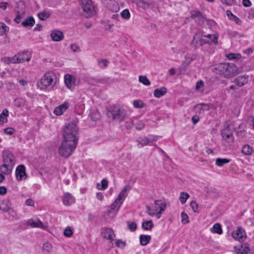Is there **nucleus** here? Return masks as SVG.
<instances>
[{
    "label": "nucleus",
    "instance_id": "f257e3e1",
    "mask_svg": "<svg viewBox=\"0 0 254 254\" xmlns=\"http://www.w3.org/2000/svg\"><path fill=\"white\" fill-rule=\"evenodd\" d=\"M78 128L74 123H69L64 129V140L59 148V153L64 158L69 157L74 152L78 141Z\"/></svg>",
    "mask_w": 254,
    "mask_h": 254
},
{
    "label": "nucleus",
    "instance_id": "f03ea898",
    "mask_svg": "<svg viewBox=\"0 0 254 254\" xmlns=\"http://www.w3.org/2000/svg\"><path fill=\"white\" fill-rule=\"evenodd\" d=\"M216 72L221 77L229 79L239 73L238 66L232 63H220L216 65Z\"/></svg>",
    "mask_w": 254,
    "mask_h": 254
},
{
    "label": "nucleus",
    "instance_id": "7ed1b4c3",
    "mask_svg": "<svg viewBox=\"0 0 254 254\" xmlns=\"http://www.w3.org/2000/svg\"><path fill=\"white\" fill-rule=\"evenodd\" d=\"M56 84V76L53 72H46L37 81L38 88L44 91H50L54 89Z\"/></svg>",
    "mask_w": 254,
    "mask_h": 254
},
{
    "label": "nucleus",
    "instance_id": "20e7f679",
    "mask_svg": "<svg viewBox=\"0 0 254 254\" xmlns=\"http://www.w3.org/2000/svg\"><path fill=\"white\" fill-rule=\"evenodd\" d=\"M78 2L83 10V14L86 17L95 14V7L91 0H79Z\"/></svg>",
    "mask_w": 254,
    "mask_h": 254
},
{
    "label": "nucleus",
    "instance_id": "39448f33",
    "mask_svg": "<svg viewBox=\"0 0 254 254\" xmlns=\"http://www.w3.org/2000/svg\"><path fill=\"white\" fill-rule=\"evenodd\" d=\"M108 116L112 117L114 120H117L121 122L123 120L125 114L123 109L114 106L112 110H109L108 112Z\"/></svg>",
    "mask_w": 254,
    "mask_h": 254
},
{
    "label": "nucleus",
    "instance_id": "423d86ee",
    "mask_svg": "<svg viewBox=\"0 0 254 254\" xmlns=\"http://www.w3.org/2000/svg\"><path fill=\"white\" fill-rule=\"evenodd\" d=\"M154 204L155 206L153 208L154 210L156 213V217L160 218L161 213L166 208V203L161 200H155Z\"/></svg>",
    "mask_w": 254,
    "mask_h": 254
},
{
    "label": "nucleus",
    "instance_id": "0eeeda50",
    "mask_svg": "<svg viewBox=\"0 0 254 254\" xmlns=\"http://www.w3.org/2000/svg\"><path fill=\"white\" fill-rule=\"evenodd\" d=\"M203 33L201 31L196 32L192 41V44L195 47L202 46L205 44Z\"/></svg>",
    "mask_w": 254,
    "mask_h": 254
},
{
    "label": "nucleus",
    "instance_id": "6e6552de",
    "mask_svg": "<svg viewBox=\"0 0 254 254\" xmlns=\"http://www.w3.org/2000/svg\"><path fill=\"white\" fill-rule=\"evenodd\" d=\"M16 63L28 62L31 60V54L28 51H24L14 55Z\"/></svg>",
    "mask_w": 254,
    "mask_h": 254
},
{
    "label": "nucleus",
    "instance_id": "1a4fd4ad",
    "mask_svg": "<svg viewBox=\"0 0 254 254\" xmlns=\"http://www.w3.org/2000/svg\"><path fill=\"white\" fill-rule=\"evenodd\" d=\"M156 136L150 135L149 137L141 138L138 139V147H142L145 145H152L153 142L157 140Z\"/></svg>",
    "mask_w": 254,
    "mask_h": 254
},
{
    "label": "nucleus",
    "instance_id": "9d476101",
    "mask_svg": "<svg viewBox=\"0 0 254 254\" xmlns=\"http://www.w3.org/2000/svg\"><path fill=\"white\" fill-rule=\"evenodd\" d=\"M101 235L104 238L109 240L112 242L115 237V234L113 230L107 227L102 228L101 229Z\"/></svg>",
    "mask_w": 254,
    "mask_h": 254
},
{
    "label": "nucleus",
    "instance_id": "9b49d317",
    "mask_svg": "<svg viewBox=\"0 0 254 254\" xmlns=\"http://www.w3.org/2000/svg\"><path fill=\"white\" fill-rule=\"evenodd\" d=\"M70 104L68 101H64L63 103L56 107L54 110V114L58 116L62 115L69 107Z\"/></svg>",
    "mask_w": 254,
    "mask_h": 254
},
{
    "label": "nucleus",
    "instance_id": "f8f14e48",
    "mask_svg": "<svg viewBox=\"0 0 254 254\" xmlns=\"http://www.w3.org/2000/svg\"><path fill=\"white\" fill-rule=\"evenodd\" d=\"M232 235L234 239L239 241H244L246 238L245 231L241 227H238L236 231H234Z\"/></svg>",
    "mask_w": 254,
    "mask_h": 254
},
{
    "label": "nucleus",
    "instance_id": "ddd939ff",
    "mask_svg": "<svg viewBox=\"0 0 254 254\" xmlns=\"http://www.w3.org/2000/svg\"><path fill=\"white\" fill-rule=\"evenodd\" d=\"M219 35L217 33L204 35L205 44L216 45L218 43Z\"/></svg>",
    "mask_w": 254,
    "mask_h": 254
},
{
    "label": "nucleus",
    "instance_id": "4468645a",
    "mask_svg": "<svg viewBox=\"0 0 254 254\" xmlns=\"http://www.w3.org/2000/svg\"><path fill=\"white\" fill-rule=\"evenodd\" d=\"M27 224L32 228H39L43 229L47 228V226L43 224V223L39 219H29Z\"/></svg>",
    "mask_w": 254,
    "mask_h": 254
},
{
    "label": "nucleus",
    "instance_id": "2eb2a0df",
    "mask_svg": "<svg viewBox=\"0 0 254 254\" xmlns=\"http://www.w3.org/2000/svg\"><path fill=\"white\" fill-rule=\"evenodd\" d=\"M15 174L16 178L18 181H21L23 179H25L27 177V175L25 173V168L24 166L22 165H19L16 168Z\"/></svg>",
    "mask_w": 254,
    "mask_h": 254
},
{
    "label": "nucleus",
    "instance_id": "dca6fc26",
    "mask_svg": "<svg viewBox=\"0 0 254 254\" xmlns=\"http://www.w3.org/2000/svg\"><path fill=\"white\" fill-rule=\"evenodd\" d=\"M234 249L237 254H248L251 251L250 245L248 243L242 245L240 248L235 246Z\"/></svg>",
    "mask_w": 254,
    "mask_h": 254
},
{
    "label": "nucleus",
    "instance_id": "f3484780",
    "mask_svg": "<svg viewBox=\"0 0 254 254\" xmlns=\"http://www.w3.org/2000/svg\"><path fill=\"white\" fill-rule=\"evenodd\" d=\"M249 76L247 75H240L236 78L234 83L239 87H242L248 83Z\"/></svg>",
    "mask_w": 254,
    "mask_h": 254
},
{
    "label": "nucleus",
    "instance_id": "a211bd4d",
    "mask_svg": "<svg viewBox=\"0 0 254 254\" xmlns=\"http://www.w3.org/2000/svg\"><path fill=\"white\" fill-rule=\"evenodd\" d=\"M130 190V186L129 185L125 186L120 192L119 195L116 199V202L120 201V203H123L124 200L127 195V190Z\"/></svg>",
    "mask_w": 254,
    "mask_h": 254
},
{
    "label": "nucleus",
    "instance_id": "6ab92c4d",
    "mask_svg": "<svg viewBox=\"0 0 254 254\" xmlns=\"http://www.w3.org/2000/svg\"><path fill=\"white\" fill-rule=\"evenodd\" d=\"M122 204L120 203V201L116 202L115 200L114 202L111 205L110 210L108 211V215L111 217H113L117 213Z\"/></svg>",
    "mask_w": 254,
    "mask_h": 254
},
{
    "label": "nucleus",
    "instance_id": "aec40b11",
    "mask_svg": "<svg viewBox=\"0 0 254 254\" xmlns=\"http://www.w3.org/2000/svg\"><path fill=\"white\" fill-rule=\"evenodd\" d=\"M51 37L53 41L58 42L62 40L64 36L62 31L58 30H54L51 32Z\"/></svg>",
    "mask_w": 254,
    "mask_h": 254
},
{
    "label": "nucleus",
    "instance_id": "412c9836",
    "mask_svg": "<svg viewBox=\"0 0 254 254\" xmlns=\"http://www.w3.org/2000/svg\"><path fill=\"white\" fill-rule=\"evenodd\" d=\"M35 21L33 17L28 16L21 22V25L25 28H31L35 24Z\"/></svg>",
    "mask_w": 254,
    "mask_h": 254
},
{
    "label": "nucleus",
    "instance_id": "4be33fe9",
    "mask_svg": "<svg viewBox=\"0 0 254 254\" xmlns=\"http://www.w3.org/2000/svg\"><path fill=\"white\" fill-rule=\"evenodd\" d=\"M221 134L224 139L230 138L233 136L232 130L230 128L228 125H225L224 128L222 130Z\"/></svg>",
    "mask_w": 254,
    "mask_h": 254
},
{
    "label": "nucleus",
    "instance_id": "5701e85b",
    "mask_svg": "<svg viewBox=\"0 0 254 254\" xmlns=\"http://www.w3.org/2000/svg\"><path fill=\"white\" fill-rule=\"evenodd\" d=\"M64 83L66 87L70 89L72 85L75 84L74 77L70 74H65L64 77Z\"/></svg>",
    "mask_w": 254,
    "mask_h": 254
},
{
    "label": "nucleus",
    "instance_id": "b1692460",
    "mask_svg": "<svg viewBox=\"0 0 254 254\" xmlns=\"http://www.w3.org/2000/svg\"><path fill=\"white\" fill-rule=\"evenodd\" d=\"M63 202L65 205H70L74 202V198L70 193H66L63 196Z\"/></svg>",
    "mask_w": 254,
    "mask_h": 254
},
{
    "label": "nucleus",
    "instance_id": "393cba45",
    "mask_svg": "<svg viewBox=\"0 0 254 254\" xmlns=\"http://www.w3.org/2000/svg\"><path fill=\"white\" fill-rule=\"evenodd\" d=\"M11 204L9 200H3L0 202V209L4 212H8L11 207Z\"/></svg>",
    "mask_w": 254,
    "mask_h": 254
},
{
    "label": "nucleus",
    "instance_id": "a878e982",
    "mask_svg": "<svg viewBox=\"0 0 254 254\" xmlns=\"http://www.w3.org/2000/svg\"><path fill=\"white\" fill-rule=\"evenodd\" d=\"M107 7L113 12H118L120 10V6L118 2L113 0H110V2L107 3Z\"/></svg>",
    "mask_w": 254,
    "mask_h": 254
},
{
    "label": "nucleus",
    "instance_id": "bb28decb",
    "mask_svg": "<svg viewBox=\"0 0 254 254\" xmlns=\"http://www.w3.org/2000/svg\"><path fill=\"white\" fill-rule=\"evenodd\" d=\"M167 92V88L165 87H162L154 90L153 95L156 98H160L164 95Z\"/></svg>",
    "mask_w": 254,
    "mask_h": 254
},
{
    "label": "nucleus",
    "instance_id": "cd10ccee",
    "mask_svg": "<svg viewBox=\"0 0 254 254\" xmlns=\"http://www.w3.org/2000/svg\"><path fill=\"white\" fill-rule=\"evenodd\" d=\"M9 116L8 110L6 109H4L2 110V112L0 114V124H3L7 122V117Z\"/></svg>",
    "mask_w": 254,
    "mask_h": 254
},
{
    "label": "nucleus",
    "instance_id": "c85d7f7f",
    "mask_svg": "<svg viewBox=\"0 0 254 254\" xmlns=\"http://www.w3.org/2000/svg\"><path fill=\"white\" fill-rule=\"evenodd\" d=\"M140 243L142 246H146L151 240V237L147 235H141L139 237Z\"/></svg>",
    "mask_w": 254,
    "mask_h": 254
},
{
    "label": "nucleus",
    "instance_id": "c756f323",
    "mask_svg": "<svg viewBox=\"0 0 254 254\" xmlns=\"http://www.w3.org/2000/svg\"><path fill=\"white\" fill-rule=\"evenodd\" d=\"M50 12L45 10L39 12L37 14L38 18L41 20H45L50 16Z\"/></svg>",
    "mask_w": 254,
    "mask_h": 254
},
{
    "label": "nucleus",
    "instance_id": "7c9ffc66",
    "mask_svg": "<svg viewBox=\"0 0 254 254\" xmlns=\"http://www.w3.org/2000/svg\"><path fill=\"white\" fill-rule=\"evenodd\" d=\"M0 170L2 173L5 175H9L11 173L12 168L6 164H3L0 166Z\"/></svg>",
    "mask_w": 254,
    "mask_h": 254
},
{
    "label": "nucleus",
    "instance_id": "2f4dec72",
    "mask_svg": "<svg viewBox=\"0 0 254 254\" xmlns=\"http://www.w3.org/2000/svg\"><path fill=\"white\" fill-rule=\"evenodd\" d=\"M25 15V11L22 10L21 11H17L15 17L14 18V21L16 23H21V19L24 18Z\"/></svg>",
    "mask_w": 254,
    "mask_h": 254
},
{
    "label": "nucleus",
    "instance_id": "473e14b6",
    "mask_svg": "<svg viewBox=\"0 0 254 254\" xmlns=\"http://www.w3.org/2000/svg\"><path fill=\"white\" fill-rule=\"evenodd\" d=\"M154 224L152 220L144 221L142 223V228L146 230H150L153 227Z\"/></svg>",
    "mask_w": 254,
    "mask_h": 254
},
{
    "label": "nucleus",
    "instance_id": "72a5a7b5",
    "mask_svg": "<svg viewBox=\"0 0 254 254\" xmlns=\"http://www.w3.org/2000/svg\"><path fill=\"white\" fill-rule=\"evenodd\" d=\"M226 57L229 60H240L242 56L239 53H229L226 55Z\"/></svg>",
    "mask_w": 254,
    "mask_h": 254
},
{
    "label": "nucleus",
    "instance_id": "f704fd0d",
    "mask_svg": "<svg viewBox=\"0 0 254 254\" xmlns=\"http://www.w3.org/2000/svg\"><path fill=\"white\" fill-rule=\"evenodd\" d=\"M9 28L4 23L0 22V36L4 35L6 32H8Z\"/></svg>",
    "mask_w": 254,
    "mask_h": 254
},
{
    "label": "nucleus",
    "instance_id": "c9c22d12",
    "mask_svg": "<svg viewBox=\"0 0 254 254\" xmlns=\"http://www.w3.org/2000/svg\"><path fill=\"white\" fill-rule=\"evenodd\" d=\"M15 58L14 56L12 57H4L1 58V60L5 64H9L11 63L15 64Z\"/></svg>",
    "mask_w": 254,
    "mask_h": 254
},
{
    "label": "nucleus",
    "instance_id": "e433bc0d",
    "mask_svg": "<svg viewBox=\"0 0 254 254\" xmlns=\"http://www.w3.org/2000/svg\"><path fill=\"white\" fill-rule=\"evenodd\" d=\"M204 84L201 80H198L195 84V90L199 92H202L204 91Z\"/></svg>",
    "mask_w": 254,
    "mask_h": 254
},
{
    "label": "nucleus",
    "instance_id": "4c0bfd02",
    "mask_svg": "<svg viewBox=\"0 0 254 254\" xmlns=\"http://www.w3.org/2000/svg\"><path fill=\"white\" fill-rule=\"evenodd\" d=\"M190 195L186 192H181L180 193L179 200L182 204H184L189 198Z\"/></svg>",
    "mask_w": 254,
    "mask_h": 254
},
{
    "label": "nucleus",
    "instance_id": "58836bf2",
    "mask_svg": "<svg viewBox=\"0 0 254 254\" xmlns=\"http://www.w3.org/2000/svg\"><path fill=\"white\" fill-rule=\"evenodd\" d=\"M211 231L215 233L221 234L222 233V230L220 224L219 223L215 224L211 229Z\"/></svg>",
    "mask_w": 254,
    "mask_h": 254
},
{
    "label": "nucleus",
    "instance_id": "ea45409f",
    "mask_svg": "<svg viewBox=\"0 0 254 254\" xmlns=\"http://www.w3.org/2000/svg\"><path fill=\"white\" fill-rule=\"evenodd\" d=\"M242 151L246 155H250L253 153V149L250 145H245L243 147Z\"/></svg>",
    "mask_w": 254,
    "mask_h": 254
},
{
    "label": "nucleus",
    "instance_id": "a19ab883",
    "mask_svg": "<svg viewBox=\"0 0 254 254\" xmlns=\"http://www.w3.org/2000/svg\"><path fill=\"white\" fill-rule=\"evenodd\" d=\"M139 81L146 86L150 85V82L146 76L140 75L139 76Z\"/></svg>",
    "mask_w": 254,
    "mask_h": 254
},
{
    "label": "nucleus",
    "instance_id": "79ce46f5",
    "mask_svg": "<svg viewBox=\"0 0 254 254\" xmlns=\"http://www.w3.org/2000/svg\"><path fill=\"white\" fill-rule=\"evenodd\" d=\"M121 16L122 18L128 20L130 17V14L128 9H125L123 10L120 13Z\"/></svg>",
    "mask_w": 254,
    "mask_h": 254
},
{
    "label": "nucleus",
    "instance_id": "37998d69",
    "mask_svg": "<svg viewBox=\"0 0 254 254\" xmlns=\"http://www.w3.org/2000/svg\"><path fill=\"white\" fill-rule=\"evenodd\" d=\"M52 247V245L50 243L48 242L45 243L43 245L42 251L44 252L49 253L51 251Z\"/></svg>",
    "mask_w": 254,
    "mask_h": 254
},
{
    "label": "nucleus",
    "instance_id": "c03bdc74",
    "mask_svg": "<svg viewBox=\"0 0 254 254\" xmlns=\"http://www.w3.org/2000/svg\"><path fill=\"white\" fill-rule=\"evenodd\" d=\"M133 107L135 108H142L145 106V104L140 100H134L133 102Z\"/></svg>",
    "mask_w": 254,
    "mask_h": 254
},
{
    "label": "nucleus",
    "instance_id": "a18cd8bd",
    "mask_svg": "<svg viewBox=\"0 0 254 254\" xmlns=\"http://www.w3.org/2000/svg\"><path fill=\"white\" fill-rule=\"evenodd\" d=\"M97 188L100 190H105L107 188L108 182L105 179H103L101 181V185L100 186L99 184H97Z\"/></svg>",
    "mask_w": 254,
    "mask_h": 254
},
{
    "label": "nucleus",
    "instance_id": "49530a36",
    "mask_svg": "<svg viewBox=\"0 0 254 254\" xmlns=\"http://www.w3.org/2000/svg\"><path fill=\"white\" fill-rule=\"evenodd\" d=\"M3 159H11L13 157L11 151L8 149H5L3 151Z\"/></svg>",
    "mask_w": 254,
    "mask_h": 254
},
{
    "label": "nucleus",
    "instance_id": "de8ad7c7",
    "mask_svg": "<svg viewBox=\"0 0 254 254\" xmlns=\"http://www.w3.org/2000/svg\"><path fill=\"white\" fill-rule=\"evenodd\" d=\"M191 18L195 19L197 18L199 19H203V17L201 13L199 11L193 10L191 11Z\"/></svg>",
    "mask_w": 254,
    "mask_h": 254
},
{
    "label": "nucleus",
    "instance_id": "09e8293b",
    "mask_svg": "<svg viewBox=\"0 0 254 254\" xmlns=\"http://www.w3.org/2000/svg\"><path fill=\"white\" fill-rule=\"evenodd\" d=\"M25 100L23 98H16L14 101L15 105L18 108H22L24 104Z\"/></svg>",
    "mask_w": 254,
    "mask_h": 254
},
{
    "label": "nucleus",
    "instance_id": "8fccbe9b",
    "mask_svg": "<svg viewBox=\"0 0 254 254\" xmlns=\"http://www.w3.org/2000/svg\"><path fill=\"white\" fill-rule=\"evenodd\" d=\"M115 246L117 247L120 248L121 249H123L126 246V243L124 241H123L121 240H115Z\"/></svg>",
    "mask_w": 254,
    "mask_h": 254
},
{
    "label": "nucleus",
    "instance_id": "3c124183",
    "mask_svg": "<svg viewBox=\"0 0 254 254\" xmlns=\"http://www.w3.org/2000/svg\"><path fill=\"white\" fill-rule=\"evenodd\" d=\"M181 218L182 223L184 224L189 223L190 222L188 215L184 212H182L181 213Z\"/></svg>",
    "mask_w": 254,
    "mask_h": 254
},
{
    "label": "nucleus",
    "instance_id": "603ef678",
    "mask_svg": "<svg viewBox=\"0 0 254 254\" xmlns=\"http://www.w3.org/2000/svg\"><path fill=\"white\" fill-rule=\"evenodd\" d=\"M98 65L101 68H105L108 65L109 62L106 59H101L98 60Z\"/></svg>",
    "mask_w": 254,
    "mask_h": 254
},
{
    "label": "nucleus",
    "instance_id": "864d4df0",
    "mask_svg": "<svg viewBox=\"0 0 254 254\" xmlns=\"http://www.w3.org/2000/svg\"><path fill=\"white\" fill-rule=\"evenodd\" d=\"M64 235L66 237H70L73 235L72 230L69 227H66L64 231Z\"/></svg>",
    "mask_w": 254,
    "mask_h": 254
},
{
    "label": "nucleus",
    "instance_id": "5fc2aeb1",
    "mask_svg": "<svg viewBox=\"0 0 254 254\" xmlns=\"http://www.w3.org/2000/svg\"><path fill=\"white\" fill-rule=\"evenodd\" d=\"M190 206L194 212L198 213L199 212L198 204L195 201H191L190 203Z\"/></svg>",
    "mask_w": 254,
    "mask_h": 254
},
{
    "label": "nucleus",
    "instance_id": "6e6d98bb",
    "mask_svg": "<svg viewBox=\"0 0 254 254\" xmlns=\"http://www.w3.org/2000/svg\"><path fill=\"white\" fill-rule=\"evenodd\" d=\"M146 212L148 215H149L151 216H154L155 215L156 216V213H155V212L154 211L153 208H151V207L150 206H149V205H147L146 206Z\"/></svg>",
    "mask_w": 254,
    "mask_h": 254
},
{
    "label": "nucleus",
    "instance_id": "4d7b16f0",
    "mask_svg": "<svg viewBox=\"0 0 254 254\" xmlns=\"http://www.w3.org/2000/svg\"><path fill=\"white\" fill-rule=\"evenodd\" d=\"M194 58V55H187L185 57V63L187 64H189Z\"/></svg>",
    "mask_w": 254,
    "mask_h": 254
},
{
    "label": "nucleus",
    "instance_id": "13d9d810",
    "mask_svg": "<svg viewBox=\"0 0 254 254\" xmlns=\"http://www.w3.org/2000/svg\"><path fill=\"white\" fill-rule=\"evenodd\" d=\"M127 227L131 231H134L136 229V224L133 222H128Z\"/></svg>",
    "mask_w": 254,
    "mask_h": 254
},
{
    "label": "nucleus",
    "instance_id": "bf43d9fd",
    "mask_svg": "<svg viewBox=\"0 0 254 254\" xmlns=\"http://www.w3.org/2000/svg\"><path fill=\"white\" fill-rule=\"evenodd\" d=\"M229 162V160H216V164L219 167H222L224 164Z\"/></svg>",
    "mask_w": 254,
    "mask_h": 254
},
{
    "label": "nucleus",
    "instance_id": "052dcab7",
    "mask_svg": "<svg viewBox=\"0 0 254 254\" xmlns=\"http://www.w3.org/2000/svg\"><path fill=\"white\" fill-rule=\"evenodd\" d=\"M15 131V129L12 127H7V128H5L4 130V132L6 134H8V135H11Z\"/></svg>",
    "mask_w": 254,
    "mask_h": 254
},
{
    "label": "nucleus",
    "instance_id": "680f3d73",
    "mask_svg": "<svg viewBox=\"0 0 254 254\" xmlns=\"http://www.w3.org/2000/svg\"><path fill=\"white\" fill-rule=\"evenodd\" d=\"M137 5L139 7H141L143 9H145L148 7V4L143 0H139L137 3Z\"/></svg>",
    "mask_w": 254,
    "mask_h": 254
},
{
    "label": "nucleus",
    "instance_id": "e2e57ef3",
    "mask_svg": "<svg viewBox=\"0 0 254 254\" xmlns=\"http://www.w3.org/2000/svg\"><path fill=\"white\" fill-rule=\"evenodd\" d=\"M100 115L98 112H92L91 115V118L93 121H96L99 119Z\"/></svg>",
    "mask_w": 254,
    "mask_h": 254
},
{
    "label": "nucleus",
    "instance_id": "0e129e2a",
    "mask_svg": "<svg viewBox=\"0 0 254 254\" xmlns=\"http://www.w3.org/2000/svg\"><path fill=\"white\" fill-rule=\"evenodd\" d=\"M7 212H8L9 214H10L13 218H16L18 217L16 211L11 207L9 209Z\"/></svg>",
    "mask_w": 254,
    "mask_h": 254
},
{
    "label": "nucleus",
    "instance_id": "69168bd1",
    "mask_svg": "<svg viewBox=\"0 0 254 254\" xmlns=\"http://www.w3.org/2000/svg\"><path fill=\"white\" fill-rule=\"evenodd\" d=\"M221 2L228 5H232L235 3L236 0H220Z\"/></svg>",
    "mask_w": 254,
    "mask_h": 254
},
{
    "label": "nucleus",
    "instance_id": "338daca9",
    "mask_svg": "<svg viewBox=\"0 0 254 254\" xmlns=\"http://www.w3.org/2000/svg\"><path fill=\"white\" fill-rule=\"evenodd\" d=\"M31 107H32L31 104L28 102L27 101H26L25 100L24 102V104L23 105V107L22 108L28 110H30L31 108Z\"/></svg>",
    "mask_w": 254,
    "mask_h": 254
},
{
    "label": "nucleus",
    "instance_id": "774afa93",
    "mask_svg": "<svg viewBox=\"0 0 254 254\" xmlns=\"http://www.w3.org/2000/svg\"><path fill=\"white\" fill-rule=\"evenodd\" d=\"M248 123L253 126V128L254 129V117H250L248 119Z\"/></svg>",
    "mask_w": 254,
    "mask_h": 254
}]
</instances>
